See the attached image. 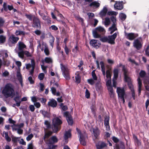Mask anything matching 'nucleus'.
I'll use <instances>...</instances> for the list:
<instances>
[{
    "mask_svg": "<svg viewBox=\"0 0 149 149\" xmlns=\"http://www.w3.org/2000/svg\"><path fill=\"white\" fill-rule=\"evenodd\" d=\"M53 133L50 131H45L43 139L47 145L45 149H53L54 146L53 144L57 142L58 140L56 137L53 136L49 139V137L52 135Z\"/></svg>",
    "mask_w": 149,
    "mask_h": 149,
    "instance_id": "1",
    "label": "nucleus"
},
{
    "mask_svg": "<svg viewBox=\"0 0 149 149\" xmlns=\"http://www.w3.org/2000/svg\"><path fill=\"white\" fill-rule=\"evenodd\" d=\"M2 93L6 98L9 97L12 98L15 95L14 90L10 84H7L5 86L2 90Z\"/></svg>",
    "mask_w": 149,
    "mask_h": 149,
    "instance_id": "2",
    "label": "nucleus"
},
{
    "mask_svg": "<svg viewBox=\"0 0 149 149\" xmlns=\"http://www.w3.org/2000/svg\"><path fill=\"white\" fill-rule=\"evenodd\" d=\"M53 125L52 129L54 132H56L59 130L60 128L58 126L62 123L61 120L58 118H54L53 120Z\"/></svg>",
    "mask_w": 149,
    "mask_h": 149,
    "instance_id": "3",
    "label": "nucleus"
},
{
    "mask_svg": "<svg viewBox=\"0 0 149 149\" xmlns=\"http://www.w3.org/2000/svg\"><path fill=\"white\" fill-rule=\"evenodd\" d=\"M60 68L63 74L64 77L67 80L70 79L69 70L66 65H64L63 63L60 64Z\"/></svg>",
    "mask_w": 149,
    "mask_h": 149,
    "instance_id": "4",
    "label": "nucleus"
},
{
    "mask_svg": "<svg viewBox=\"0 0 149 149\" xmlns=\"http://www.w3.org/2000/svg\"><path fill=\"white\" fill-rule=\"evenodd\" d=\"M77 130L79 136V140L81 144L83 146L86 145V139L87 137L86 134L84 132H81L78 128H77Z\"/></svg>",
    "mask_w": 149,
    "mask_h": 149,
    "instance_id": "5",
    "label": "nucleus"
},
{
    "mask_svg": "<svg viewBox=\"0 0 149 149\" xmlns=\"http://www.w3.org/2000/svg\"><path fill=\"white\" fill-rule=\"evenodd\" d=\"M117 92L118 94L119 97H120L122 100L123 101V103H124L125 102L124 96L125 95L124 89L120 87H117Z\"/></svg>",
    "mask_w": 149,
    "mask_h": 149,
    "instance_id": "6",
    "label": "nucleus"
},
{
    "mask_svg": "<svg viewBox=\"0 0 149 149\" xmlns=\"http://www.w3.org/2000/svg\"><path fill=\"white\" fill-rule=\"evenodd\" d=\"M123 71L125 81L127 82H131V79L128 76V73L126 68L124 66H123Z\"/></svg>",
    "mask_w": 149,
    "mask_h": 149,
    "instance_id": "7",
    "label": "nucleus"
},
{
    "mask_svg": "<svg viewBox=\"0 0 149 149\" xmlns=\"http://www.w3.org/2000/svg\"><path fill=\"white\" fill-rule=\"evenodd\" d=\"M16 52L17 53L18 56L22 58H24V54H25L27 57L31 56V55L30 53L26 51L21 52H17V50H16Z\"/></svg>",
    "mask_w": 149,
    "mask_h": 149,
    "instance_id": "8",
    "label": "nucleus"
},
{
    "mask_svg": "<svg viewBox=\"0 0 149 149\" xmlns=\"http://www.w3.org/2000/svg\"><path fill=\"white\" fill-rule=\"evenodd\" d=\"M142 43L139 39L135 40L133 43V46L138 50L140 49L142 47Z\"/></svg>",
    "mask_w": 149,
    "mask_h": 149,
    "instance_id": "9",
    "label": "nucleus"
},
{
    "mask_svg": "<svg viewBox=\"0 0 149 149\" xmlns=\"http://www.w3.org/2000/svg\"><path fill=\"white\" fill-rule=\"evenodd\" d=\"M117 36V33H116L111 36H108V43L111 44H115V40Z\"/></svg>",
    "mask_w": 149,
    "mask_h": 149,
    "instance_id": "10",
    "label": "nucleus"
},
{
    "mask_svg": "<svg viewBox=\"0 0 149 149\" xmlns=\"http://www.w3.org/2000/svg\"><path fill=\"white\" fill-rule=\"evenodd\" d=\"M90 45L93 47L97 48L99 47L101 45L100 41L96 40H92L90 42Z\"/></svg>",
    "mask_w": 149,
    "mask_h": 149,
    "instance_id": "11",
    "label": "nucleus"
},
{
    "mask_svg": "<svg viewBox=\"0 0 149 149\" xmlns=\"http://www.w3.org/2000/svg\"><path fill=\"white\" fill-rule=\"evenodd\" d=\"M64 116L66 118L67 121L69 125H72L73 123V120L71 115L69 112L66 111L64 113Z\"/></svg>",
    "mask_w": 149,
    "mask_h": 149,
    "instance_id": "12",
    "label": "nucleus"
},
{
    "mask_svg": "<svg viewBox=\"0 0 149 149\" xmlns=\"http://www.w3.org/2000/svg\"><path fill=\"white\" fill-rule=\"evenodd\" d=\"M33 26L36 28H40V22L38 18L35 17L33 18Z\"/></svg>",
    "mask_w": 149,
    "mask_h": 149,
    "instance_id": "13",
    "label": "nucleus"
},
{
    "mask_svg": "<svg viewBox=\"0 0 149 149\" xmlns=\"http://www.w3.org/2000/svg\"><path fill=\"white\" fill-rule=\"evenodd\" d=\"M127 38L130 40H133L138 36V34L134 33H126Z\"/></svg>",
    "mask_w": 149,
    "mask_h": 149,
    "instance_id": "14",
    "label": "nucleus"
},
{
    "mask_svg": "<svg viewBox=\"0 0 149 149\" xmlns=\"http://www.w3.org/2000/svg\"><path fill=\"white\" fill-rule=\"evenodd\" d=\"M18 49L19 52L24 51V50L26 49V46L22 42H19L18 44Z\"/></svg>",
    "mask_w": 149,
    "mask_h": 149,
    "instance_id": "15",
    "label": "nucleus"
},
{
    "mask_svg": "<svg viewBox=\"0 0 149 149\" xmlns=\"http://www.w3.org/2000/svg\"><path fill=\"white\" fill-rule=\"evenodd\" d=\"M19 38L15 37L14 35H12L9 38V41L13 44L16 43L19 40Z\"/></svg>",
    "mask_w": 149,
    "mask_h": 149,
    "instance_id": "16",
    "label": "nucleus"
},
{
    "mask_svg": "<svg viewBox=\"0 0 149 149\" xmlns=\"http://www.w3.org/2000/svg\"><path fill=\"white\" fill-rule=\"evenodd\" d=\"M57 102L54 99H52L48 103V105L52 107H54L56 106Z\"/></svg>",
    "mask_w": 149,
    "mask_h": 149,
    "instance_id": "17",
    "label": "nucleus"
},
{
    "mask_svg": "<svg viewBox=\"0 0 149 149\" xmlns=\"http://www.w3.org/2000/svg\"><path fill=\"white\" fill-rule=\"evenodd\" d=\"M106 144L102 142H99L96 145L97 149H101L106 146Z\"/></svg>",
    "mask_w": 149,
    "mask_h": 149,
    "instance_id": "18",
    "label": "nucleus"
},
{
    "mask_svg": "<svg viewBox=\"0 0 149 149\" xmlns=\"http://www.w3.org/2000/svg\"><path fill=\"white\" fill-rule=\"evenodd\" d=\"M115 8L118 10H121L123 8V6L122 3L117 2L114 5Z\"/></svg>",
    "mask_w": 149,
    "mask_h": 149,
    "instance_id": "19",
    "label": "nucleus"
},
{
    "mask_svg": "<svg viewBox=\"0 0 149 149\" xmlns=\"http://www.w3.org/2000/svg\"><path fill=\"white\" fill-rule=\"evenodd\" d=\"M42 45V46H44V48H45L44 52L45 54L47 56L49 55V52L47 44L43 42Z\"/></svg>",
    "mask_w": 149,
    "mask_h": 149,
    "instance_id": "20",
    "label": "nucleus"
},
{
    "mask_svg": "<svg viewBox=\"0 0 149 149\" xmlns=\"http://www.w3.org/2000/svg\"><path fill=\"white\" fill-rule=\"evenodd\" d=\"M93 132L94 136L95 138H97L100 134V131L98 128L97 127L93 128Z\"/></svg>",
    "mask_w": 149,
    "mask_h": 149,
    "instance_id": "21",
    "label": "nucleus"
},
{
    "mask_svg": "<svg viewBox=\"0 0 149 149\" xmlns=\"http://www.w3.org/2000/svg\"><path fill=\"white\" fill-rule=\"evenodd\" d=\"M116 25V24H113L112 26L109 28V29L110 31L111 34H112L114 31L117 30Z\"/></svg>",
    "mask_w": 149,
    "mask_h": 149,
    "instance_id": "22",
    "label": "nucleus"
},
{
    "mask_svg": "<svg viewBox=\"0 0 149 149\" xmlns=\"http://www.w3.org/2000/svg\"><path fill=\"white\" fill-rule=\"evenodd\" d=\"M108 10L106 7H104L100 13V15L102 17L104 16L107 13Z\"/></svg>",
    "mask_w": 149,
    "mask_h": 149,
    "instance_id": "23",
    "label": "nucleus"
},
{
    "mask_svg": "<svg viewBox=\"0 0 149 149\" xmlns=\"http://www.w3.org/2000/svg\"><path fill=\"white\" fill-rule=\"evenodd\" d=\"M100 65H101L102 71L103 75L105 76V67L104 63L103 61H101L100 62Z\"/></svg>",
    "mask_w": 149,
    "mask_h": 149,
    "instance_id": "24",
    "label": "nucleus"
},
{
    "mask_svg": "<svg viewBox=\"0 0 149 149\" xmlns=\"http://www.w3.org/2000/svg\"><path fill=\"white\" fill-rule=\"evenodd\" d=\"M96 30L98 33H100L102 34L104 33L105 32L104 29L101 26H99L96 29Z\"/></svg>",
    "mask_w": 149,
    "mask_h": 149,
    "instance_id": "25",
    "label": "nucleus"
},
{
    "mask_svg": "<svg viewBox=\"0 0 149 149\" xmlns=\"http://www.w3.org/2000/svg\"><path fill=\"white\" fill-rule=\"evenodd\" d=\"M138 91H139V95L140 94L141 90V87L142 86V83L141 81V79L139 77L138 78Z\"/></svg>",
    "mask_w": 149,
    "mask_h": 149,
    "instance_id": "26",
    "label": "nucleus"
},
{
    "mask_svg": "<svg viewBox=\"0 0 149 149\" xmlns=\"http://www.w3.org/2000/svg\"><path fill=\"white\" fill-rule=\"evenodd\" d=\"M34 64V67H35V63L34 60L33 59L31 60V64L30 63L26 64V68L27 69H29L31 67L32 68L33 64Z\"/></svg>",
    "mask_w": 149,
    "mask_h": 149,
    "instance_id": "27",
    "label": "nucleus"
},
{
    "mask_svg": "<svg viewBox=\"0 0 149 149\" xmlns=\"http://www.w3.org/2000/svg\"><path fill=\"white\" fill-rule=\"evenodd\" d=\"M109 92L110 97L111 98H113L114 96V94L113 90L112 87H109V88H108Z\"/></svg>",
    "mask_w": 149,
    "mask_h": 149,
    "instance_id": "28",
    "label": "nucleus"
},
{
    "mask_svg": "<svg viewBox=\"0 0 149 149\" xmlns=\"http://www.w3.org/2000/svg\"><path fill=\"white\" fill-rule=\"evenodd\" d=\"M90 6H94L96 7H98L100 6V3L96 1H94L91 3L89 5Z\"/></svg>",
    "mask_w": 149,
    "mask_h": 149,
    "instance_id": "29",
    "label": "nucleus"
},
{
    "mask_svg": "<svg viewBox=\"0 0 149 149\" xmlns=\"http://www.w3.org/2000/svg\"><path fill=\"white\" fill-rule=\"evenodd\" d=\"M71 136L70 131L69 130L68 131H66L64 134V138L65 139H67L68 138L70 137Z\"/></svg>",
    "mask_w": 149,
    "mask_h": 149,
    "instance_id": "30",
    "label": "nucleus"
},
{
    "mask_svg": "<svg viewBox=\"0 0 149 149\" xmlns=\"http://www.w3.org/2000/svg\"><path fill=\"white\" fill-rule=\"evenodd\" d=\"M98 32L96 30L93 31V35L94 37L95 38H98L100 37L101 35L98 33Z\"/></svg>",
    "mask_w": 149,
    "mask_h": 149,
    "instance_id": "31",
    "label": "nucleus"
},
{
    "mask_svg": "<svg viewBox=\"0 0 149 149\" xmlns=\"http://www.w3.org/2000/svg\"><path fill=\"white\" fill-rule=\"evenodd\" d=\"M4 134H5V137L7 141H11L10 138L8 136V132H3V134L4 135Z\"/></svg>",
    "mask_w": 149,
    "mask_h": 149,
    "instance_id": "32",
    "label": "nucleus"
},
{
    "mask_svg": "<svg viewBox=\"0 0 149 149\" xmlns=\"http://www.w3.org/2000/svg\"><path fill=\"white\" fill-rule=\"evenodd\" d=\"M6 37L3 35L0 36V43H4L6 40Z\"/></svg>",
    "mask_w": 149,
    "mask_h": 149,
    "instance_id": "33",
    "label": "nucleus"
},
{
    "mask_svg": "<svg viewBox=\"0 0 149 149\" xmlns=\"http://www.w3.org/2000/svg\"><path fill=\"white\" fill-rule=\"evenodd\" d=\"M12 127H13V130H15V131H17V133L19 134H22L23 133V131L20 128H18L17 129L16 128L13 127V126H12Z\"/></svg>",
    "mask_w": 149,
    "mask_h": 149,
    "instance_id": "34",
    "label": "nucleus"
},
{
    "mask_svg": "<svg viewBox=\"0 0 149 149\" xmlns=\"http://www.w3.org/2000/svg\"><path fill=\"white\" fill-rule=\"evenodd\" d=\"M44 61L47 63H49L52 62V59L49 57L45 58Z\"/></svg>",
    "mask_w": 149,
    "mask_h": 149,
    "instance_id": "35",
    "label": "nucleus"
},
{
    "mask_svg": "<svg viewBox=\"0 0 149 149\" xmlns=\"http://www.w3.org/2000/svg\"><path fill=\"white\" fill-rule=\"evenodd\" d=\"M114 77L116 79L118 75V70L117 69H115L113 71Z\"/></svg>",
    "mask_w": 149,
    "mask_h": 149,
    "instance_id": "36",
    "label": "nucleus"
},
{
    "mask_svg": "<svg viewBox=\"0 0 149 149\" xmlns=\"http://www.w3.org/2000/svg\"><path fill=\"white\" fill-rule=\"evenodd\" d=\"M104 22L106 26H108L110 24L111 22L109 18H106Z\"/></svg>",
    "mask_w": 149,
    "mask_h": 149,
    "instance_id": "37",
    "label": "nucleus"
},
{
    "mask_svg": "<svg viewBox=\"0 0 149 149\" xmlns=\"http://www.w3.org/2000/svg\"><path fill=\"white\" fill-rule=\"evenodd\" d=\"M50 39L49 40V43L53 47L54 45V38L53 36H51L50 37Z\"/></svg>",
    "mask_w": 149,
    "mask_h": 149,
    "instance_id": "38",
    "label": "nucleus"
},
{
    "mask_svg": "<svg viewBox=\"0 0 149 149\" xmlns=\"http://www.w3.org/2000/svg\"><path fill=\"white\" fill-rule=\"evenodd\" d=\"M100 40L103 42H108V37H104L100 38Z\"/></svg>",
    "mask_w": 149,
    "mask_h": 149,
    "instance_id": "39",
    "label": "nucleus"
},
{
    "mask_svg": "<svg viewBox=\"0 0 149 149\" xmlns=\"http://www.w3.org/2000/svg\"><path fill=\"white\" fill-rule=\"evenodd\" d=\"M17 77L18 78V79L20 81V82H21V83H22V75L21 74L20 72L19 71H17Z\"/></svg>",
    "mask_w": 149,
    "mask_h": 149,
    "instance_id": "40",
    "label": "nucleus"
},
{
    "mask_svg": "<svg viewBox=\"0 0 149 149\" xmlns=\"http://www.w3.org/2000/svg\"><path fill=\"white\" fill-rule=\"evenodd\" d=\"M106 85L107 86L108 88H109V87H112L111 86V79L108 80L106 82Z\"/></svg>",
    "mask_w": 149,
    "mask_h": 149,
    "instance_id": "41",
    "label": "nucleus"
},
{
    "mask_svg": "<svg viewBox=\"0 0 149 149\" xmlns=\"http://www.w3.org/2000/svg\"><path fill=\"white\" fill-rule=\"evenodd\" d=\"M119 17L120 19L122 20H124L126 17V15L123 13L120 14Z\"/></svg>",
    "mask_w": 149,
    "mask_h": 149,
    "instance_id": "42",
    "label": "nucleus"
},
{
    "mask_svg": "<svg viewBox=\"0 0 149 149\" xmlns=\"http://www.w3.org/2000/svg\"><path fill=\"white\" fill-rule=\"evenodd\" d=\"M111 75L110 73V71L109 70H108L106 71V77L107 78L111 79Z\"/></svg>",
    "mask_w": 149,
    "mask_h": 149,
    "instance_id": "43",
    "label": "nucleus"
},
{
    "mask_svg": "<svg viewBox=\"0 0 149 149\" xmlns=\"http://www.w3.org/2000/svg\"><path fill=\"white\" fill-rule=\"evenodd\" d=\"M117 14V13L113 11H109L107 13V14L109 15H116Z\"/></svg>",
    "mask_w": 149,
    "mask_h": 149,
    "instance_id": "44",
    "label": "nucleus"
},
{
    "mask_svg": "<svg viewBox=\"0 0 149 149\" xmlns=\"http://www.w3.org/2000/svg\"><path fill=\"white\" fill-rule=\"evenodd\" d=\"M76 82L79 83L80 82V77L79 74H77L75 77Z\"/></svg>",
    "mask_w": 149,
    "mask_h": 149,
    "instance_id": "45",
    "label": "nucleus"
},
{
    "mask_svg": "<svg viewBox=\"0 0 149 149\" xmlns=\"http://www.w3.org/2000/svg\"><path fill=\"white\" fill-rule=\"evenodd\" d=\"M109 118L107 116L105 117L104 120V125H109Z\"/></svg>",
    "mask_w": 149,
    "mask_h": 149,
    "instance_id": "46",
    "label": "nucleus"
},
{
    "mask_svg": "<svg viewBox=\"0 0 149 149\" xmlns=\"http://www.w3.org/2000/svg\"><path fill=\"white\" fill-rule=\"evenodd\" d=\"M18 138L16 137H13L12 139V141L15 143V145H16V143L18 140Z\"/></svg>",
    "mask_w": 149,
    "mask_h": 149,
    "instance_id": "47",
    "label": "nucleus"
},
{
    "mask_svg": "<svg viewBox=\"0 0 149 149\" xmlns=\"http://www.w3.org/2000/svg\"><path fill=\"white\" fill-rule=\"evenodd\" d=\"M33 137V134H30L29 135L26 137V139L27 141H29Z\"/></svg>",
    "mask_w": 149,
    "mask_h": 149,
    "instance_id": "48",
    "label": "nucleus"
},
{
    "mask_svg": "<svg viewBox=\"0 0 149 149\" xmlns=\"http://www.w3.org/2000/svg\"><path fill=\"white\" fill-rule=\"evenodd\" d=\"M95 80L92 79H88L87 80L88 82L91 85H93L95 83Z\"/></svg>",
    "mask_w": 149,
    "mask_h": 149,
    "instance_id": "49",
    "label": "nucleus"
},
{
    "mask_svg": "<svg viewBox=\"0 0 149 149\" xmlns=\"http://www.w3.org/2000/svg\"><path fill=\"white\" fill-rule=\"evenodd\" d=\"M92 75L93 79L95 80H96L97 79V77L95 72V70H93L92 72Z\"/></svg>",
    "mask_w": 149,
    "mask_h": 149,
    "instance_id": "50",
    "label": "nucleus"
},
{
    "mask_svg": "<svg viewBox=\"0 0 149 149\" xmlns=\"http://www.w3.org/2000/svg\"><path fill=\"white\" fill-rule=\"evenodd\" d=\"M38 48H39L41 49L42 51H43L44 50V46L42 45V46H41V45L40 41H38Z\"/></svg>",
    "mask_w": 149,
    "mask_h": 149,
    "instance_id": "51",
    "label": "nucleus"
},
{
    "mask_svg": "<svg viewBox=\"0 0 149 149\" xmlns=\"http://www.w3.org/2000/svg\"><path fill=\"white\" fill-rule=\"evenodd\" d=\"M38 100H40V98H36V97H31V100L33 102H36Z\"/></svg>",
    "mask_w": 149,
    "mask_h": 149,
    "instance_id": "52",
    "label": "nucleus"
},
{
    "mask_svg": "<svg viewBox=\"0 0 149 149\" xmlns=\"http://www.w3.org/2000/svg\"><path fill=\"white\" fill-rule=\"evenodd\" d=\"M85 96L86 98H88L90 96V93L89 92L88 90L87 89L86 90L85 92Z\"/></svg>",
    "mask_w": 149,
    "mask_h": 149,
    "instance_id": "53",
    "label": "nucleus"
},
{
    "mask_svg": "<svg viewBox=\"0 0 149 149\" xmlns=\"http://www.w3.org/2000/svg\"><path fill=\"white\" fill-rule=\"evenodd\" d=\"M134 138L135 142L137 143L138 145V146H140L141 145V143L139 141L137 137L135 136L134 137Z\"/></svg>",
    "mask_w": 149,
    "mask_h": 149,
    "instance_id": "54",
    "label": "nucleus"
},
{
    "mask_svg": "<svg viewBox=\"0 0 149 149\" xmlns=\"http://www.w3.org/2000/svg\"><path fill=\"white\" fill-rule=\"evenodd\" d=\"M146 55L148 56H149V45H148L145 50Z\"/></svg>",
    "mask_w": 149,
    "mask_h": 149,
    "instance_id": "55",
    "label": "nucleus"
},
{
    "mask_svg": "<svg viewBox=\"0 0 149 149\" xmlns=\"http://www.w3.org/2000/svg\"><path fill=\"white\" fill-rule=\"evenodd\" d=\"M44 75L43 73H40L38 76V78L40 80H42L44 78Z\"/></svg>",
    "mask_w": 149,
    "mask_h": 149,
    "instance_id": "56",
    "label": "nucleus"
},
{
    "mask_svg": "<svg viewBox=\"0 0 149 149\" xmlns=\"http://www.w3.org/2000/svg\"><path fill=\"white\" fill-rule=\"evenodd\" d=\"M40 91L41 92L43 91L44 89L45 86L44 85L40 83Z\"/></svg>",
    "mask_w": 149,
    "mask_h": 149,
    "instance_id": "57",
    "label": "nucleus"
},
{
    "mask_svg": "<svg viewBox=\"0 0 149 149\" xmlns=\"http://www.w3.org/2000/svg\"><path fill=\"white\" fill-rule=\"evenodd\" d=\"M128 84L129 87L130 88V89H131V91H132V90H134L133 89V86L132 84L131 81L128 83Z\"/></svg>",
    "mask_w": 149,
    "mask_h": 149,
    "instance_id": "58",
    "label": "nucleus"
},
{
    "mask_svg": "<svg viewBox=\"0 0 149 149\" xmlns=\"http://www.w3.org/2000/svg\"><path fill=\"white\" fill-rule=\"evenodd\" d=\"M42 61L43 63V64L41 65V68H42V70L44 71L45 70L47 67V66H45L44 65V60H42Z\"/></svg>",
    "mask_w": 149,
    "mask_h": 149,
    "instance_id": "59",
    "label": "nucleus"
},
{
    "mask_svg": "<svg viewBox=\"0 0 149 149\" xmlns=\"http://www.w3.org/2000/svg\"><path fill=\"white\" fill-rule=\"evenodd\" d=\"M5 21L2 18L0 17V27L3 26Z\"/></svg>",
    "mask_w": 149,
    "mask_h": 149,
    "instance_id": "60",
    "label": "nucleus"
},
{
    "mask_svg": "<svg viewBox=\"0 0 149 149\" xmlns=\"http://www.w3.org/2000/svg\"><path fill=\"white\" fill-rule=\"evenodd\" d=\"M45 124L46 125L47 128H49L50 127V123L47 121H45Z\"/></svg>",
    "mask_w": 149,
    "mask_h": 149,
    "instance_id": "61",
    "label": "nucleus"
},
{
    "mask_svg": "<svg viewBox=\"0 0 149 149\" xmlns=\"http://www.w3.org/2000/svg\"><path fill=\"white\" fill-rule=\"evenodd\" d=\"M111 21L113 22V24H116L115 23L116 22V17L112 16L111 17Z\"/></svg>",
    "mask_w": 149,
    "mask_h": 149,
    "instance_id": "62",
    "label": "nucleus"
},
{
    "mask_svg": "<svg viewBox=\"0 0 149 149\" xmlns=\"http://www.w3.org/2000/svg\"><path fill=\"white\" fill-rule=\"evenodd\" d=\"M112 140L114 142L116 143L118 142L119 141V140L115 136L113 137Z\"/></svg>",
    "mask_w": 149,
    "mask_h": 149,
    "instance_id": "63",
    "label": "nucleus"
},
{
    "mask_svg": "<svg viewBox=\"0 0 149 149\" xmlns=\"http://www.w3.org/2000/svg\"><path fill=\"white\" fill-rule=\"evenodd\" d=\"M33 146L32 143L29 144L28 146V148L27 149H33Z\"/></svg>",
    "mask_w": 149,
    "mask_h": 149,
    "instance_id": "64",
    "label": "nucleus"
}]
</instances>
